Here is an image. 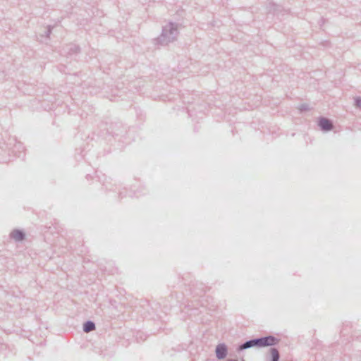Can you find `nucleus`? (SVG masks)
I'll use <instances>...</instances> for the list:
<instances>
[{
	"instance_id": "obj_1",
	"label": "nucleus",
	"mask_w": 361,
	"mask_h": 361,
	"mask_svg": "<svg viewBox=\"0 0 361 361\" xmlns=\"http://www.w3.org/2000/svg\"><path fill=\"white\" fill-rule=\"evenodd\" d=\"M279 341L280 340L278 338L272 335L254 338L240 344L237 347L236 350L238 353H240L251 348H261L269 346L272 347L277 345L279 343Z\"/></svg>"
},
{
	"instance_id": "obj_2",
	"label": "nucleus",
	"mask_w": 361,
	"mask_h": 361,
	"mask_svg": "<svg viewBox=\"0 0 361 361\" xmlns=\"http://www.w3.org/2000/svg\"><path fill=\"white\" fill-rule=\"evenodd\" d=\"M178 35L177 24L169 23L163 27L161 35L156 39L157 44L165 46L173 42Z\"/></svg>"
},
{
	"instance_id": "obj_3",
	"label": "nucleus",
	"mask_w": 361,
	"mask_h": 361,
	"mask_svg": "<svg viewBox=\"0 0 361 361\" xmlns=\"http://www.w3.org/2000/svg\"><path fill=\"white\" fill-rule=\"evenodd\" d=\"M318 126L324 132L330 131L334 128V124L332 121L330 119L323 116L319 117Z\"/></svg>"
},
{
	"instance_id": "obj_4",
	"label": "nucleus",
	"mask_w": 361,
	"mask_h": 361,
	"mask_svg": "<svg viewBox=\"0 0 361 361\" xmlns=\"http://www.w3.org/2000/svg\"><path fill=\"white\" fill-rule=\"evenodd\" d=\"M216 356L219 360L224 359L228 354V348L225 343H219L215 349Z\"/></svg>"
},
{
	"instance_id": "obj_5",
	"label": "nucleus",
	"mask_w": 361,
	"mask_h": 361,
	"mask_svg": "<svg viewBox=\"0 0 361 361\" xmlns=\"http://www.w3.org/2000/svg\"><path fill=\"white\" fill-rule=\"evenodd\" d=\"M16 242H21L25 238V233L20 229H13L9 235Z\"/></svg>"
},
{
	"instance_id": "obj_6",
	"label": "nucleus",
	"mask_w": 361,
	"mask_h": 361,
	"mask_svg": "<svg viewBox=\"0 0 361 361\" xmlns=\"http://www.w3.org/2000/svg\"><path fill=\"white\" fill-rule=\"evenodd\" d=\"M267 8L269 13H272L274 15H278L282 11L281 6L273 2L269 3Z\"/></svg>"
},
{
	"instance_id": "obj_7",
	"label": "nucleus",
	"mask_w": 361,
	"mask_h": 361,
	"mask_svg": "<svg viewBox=\"0 0 361 361\" xmlns=\"http://www.w3.org/2000/svg\"><path fill=\"white\" fill-rule=\"evenodd\" d=\"M95 328H96V326H95L94 322L92 321H90V320L86 321L83 324V326H82L83 331L85 333L90 332V331L94 330Z\"/></svg>"
},
{
	"instance_id": "obj_8",
	"label": "nucleus",
	"mask_w": 361,
	"mask_h": 361,
	"mask_svg": "<svg viewBox=\"0 0 361 361\" xmlns=\"http://www.w3.org/2000/svg\"><path fill=\"white\" fill-rule=\"evenodd\" d=\"M271 354V360L270 361H279L280 360V354L278 349L275 348H271L269 350Z\"/></svg>"
},
{
	"instance_id": "obj_9",
	"label": "nucleus",
	"mask_w": 361,
	"mask_h": 361,
	"mask_svg": "<svg viewBox=\"0 0 361 361\" xmlns=\"http://www.w3.org/2000/svg\"><path fill=\"white\" fill-rule=\"evenodd\" d=\"M68 54H73L79 52L80 47L74 44H70L66 46Z\"/></svg>"
},
{
	"instance_id": "obj_10",
	"label": "nucleus",
	"mask_w": 361,
	"mask_h": 361,
	"mask_svg": "<svg viewBox=\"0 0 361 361\" xmlns=\"http://www.w3.org/2000/svg\"><path fill=\"white\" fill-rule=\"evenodd\" d=\"M23 149H24V147H23V145H22V143L16 142L15 144V145H14V148L13 149V152L16 154L17 152V151H18L19 152V154H16V156H17L18 157H20L21 152H22L21 150H23Z\"/></svg>"
},
{
	"instance_id": "obj_11",
	"label": "nucleus",
	"mask_w": 361,
	"mask_h": 361,
	"mask_svg": "<svg viewBox=\"0 0 361 361\" xmlns=\"http://www.w3.org/2000/svg\"><path fill=\"white\" fill-rule=\"evenodd\" d=\"M309 109H310V108H309V105H308V104H300V106H299V110H300V111H307V110H309Z\"/></svg>"
},
{
	"instance_id": "obj_12",
	"label": "nucleus",
	"mask_w": 361,
	"mask_h": 361,
	"mask_svg": "<svg viewBox=\"0 0 361 361\" xmlns=\"http://www.w3.org/2000/svg\"><path fill=\"white\" fill-rule=\"evenodd\" d=\"M355 106L357 108H361V97H357L355 98Z\"/></svg>"
},
{
	"instance_id": "obj_13",
	"label": "nucleus",
	"mask_w": 361,
	"mask_h": 361,
	"mask_svg": "<svg viewBox=\"0 0 361 361\" xmlns=\"http://www.w3.org/2000/svg\"><path fill=\"white\" fill-rule=\"evenodd\" d=\"M51 29L52 27L51 26L47 27V30L45 31V35L47 37H49L50 34L51 33Z\"/></svg>"
},
{
	"instance_id": "obj_14",
	"label": "nucleus",
	"mask_w": 361,
	"mask_h": 361,
	"mask_svg": "<svg viewBox=\"0 0 361 361\" xmlns=\"http://www.w3.org/2000/svg\"><path fill=\"white\" fill-rule=\"evenodd\" d=\"M227 361H237L235 360H233V359H228L227 360ZM242 361H245L244 359H242Z\"/></svg>"
}]
</instances>
